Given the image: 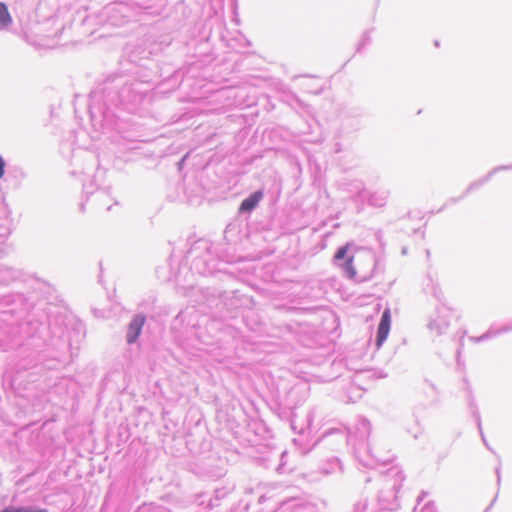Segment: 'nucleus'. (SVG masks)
Wrapping results in <instances>:
<instances>
[{"instance_id":"nucleus-29","label":"nucleus","mask_w":512,"mask_h":512,"mask_svg":"<svg viewBox=\"0 0 512 512\" xmlns=\"http://www.w3.org/2000/svg\"><path fill=\"white\" fill-rule=\"evenodd\" d=\"M464 197H466L465 193H463L461 196H459L458 198H450L445 204L444 206L438 210V212L442 211L445 207H447L448 205L450 204H455L457 203L458 201H460L461 199H463Z\"/></svg>"},{"instance_id":"nucleus-44","label":"nucleus","mask_w":512,"mask_h":512,"mask_svg":"<svg viewBox=\"0 0 512 512\" xmlns=\"http://www.w3.org/2000/svg\"><path fill=\"white\" fill-rule=\"evenodd\" d=\"M406 252H407L406 248H403L402 254H406Z\"/></svg>"},{"instance_id":"nucleus-10","label":"nucleus","mask_w":512,"mask_h":512,"mask_svg":"<svg viewBox=\"0 0 512 512\" xmlns=\"http://www.w3.org/2000/svg\"><path fill=\"white\" fill-rule=\"evenodd\" d=\"M391 328V311L386 308L381 315L380 322L377 327L375 345L379 349L386 341Z\"/></svg>"},{"instance_id":"nucleus-9","label":"nucleus","mask_w":512,"mask_h":512,"mask_svg":"<svg viewBox=\"0 0 512 512\" xmlns=\"http://www.w3.org/2000/svg\"><path fill=\"white\" fill-rule=\"evenodd\" d=\"M146 315L143 313L135 314L132 319L130 320L128 326H127V332H126V342L129 345L135 344L144 327V324L146 322Z\"/></svg>"},{"instance_id":"nucleus-30","label":"nucleus","mask_w":512,"mask_h":512,"mask_svg":"<svg viewBox=\"0 0 512 512\" xmlns=\"http://www.w3.org/2000/svg\"><path fill=\"white\" fill-rule=\"evenodd\" d=\"M225 330H227L231 334L233 339H237L238 337H240V331L238 329H236V328H232L230 326H226Z\"/></svg>"},{"instance_id":"nucleus-33","label":"nucleus","mask_w":512,"mask_h":512,"mask_svg":"<svg viewBox=\"0 0 512 512\" xmlns=\"http://www.w3.org/2000/svg\"><path fill=\"white\" fill-rule=\"evenodd\" d=\"M495 473H496V476H497V484L498 486L500 485V482H501V466L498 465L496 468H495Z\"/></svg>"},{"instance_id":"nucleus-2","label":"nucleus","mask_w":512,"mask_h":512,"mask_svg":"<svg viewBox=\"0 0 512 512\" xmlns=\"http://www.w3.org/2000/svg\"><path fill=\"white\" fill-rule=\"evenodd\" d=\"M185 261L190 263L189 269L182 264L175 268L172 265V257L169 259L170 275L168 280L193 287V283L188 280V274L201 276L219 274L231 277L232 274L227 272L225 266L237 262L238 257L221 244L214 245L206 239H199L187 251Z\"/></svg>"},{"instance_id":"nucleus-46","label":"nucleus","mask_w":512,"mask_h":512,"mask_svg":"<svg viewBox=\"0 0 512 512\" xmlns=\"http://www.w3.org/2000/svg\"><path fill=\"white\" fill-rule=\"evenodd\" d=\"M413 437H414L415 439H417L419 436H418V434H414V436H413Z\"/></svg>"},{"instance_id":"nucleus-34","label":"nucleus","mask_w":512,"mask_h":512,"mask_svg":"<svg viewBox=\"0 0 512 512\" xmlns=\"http://www.w3.org/2000/svg\"><path fill=\"white\" fill-rule=\"evenodd\" d=\"M425 383L428 386V388L436 395L437 394L436 386L432 382H430L428 380H426Z\"/></svg>"},{"instance_id":"nucleus-13","label":"nucleus","mask_w":512,"mask_h":512,"mask_svg":"<svg viewBox=\"0 0 512 512\" xmlns=\"http://www.w3.org/2000/svg\"><path fill=\"white\" fill-rule=\"evenodd\" d=\"M464 382H465L464 390H465V397H466L467 405L471 411L472 417L475 419L479 434L481 436V439L483 440V439H485V435H484V432L482 429L481 416H480L475 398L473 396L472 389L467 380H465Z\"/></svg>"},{"instance_id":"nucleus-25","label":"nucleus","mask_w":512,"mask_h":512,"mask_svg":"<svg viewBox=\"0 0 512 512\" xmlns=\"http://www.w3.org/2000/svg\"><path fill=\"white\" fill-rule=\"evenodd\" d=\"M327 465L329 467L321 468V471L324 474L332 473V472L336 471L337 469L341 470V462L337 457H332L331 459H329L327 462Z\"/></svg>"},{"instance_id":"nucleus-32","label":"nucleus","mask_w":512,"mask_h":512,"mask_svg":"<svg viewBox=\"0 0 512 512\" xmlns=\"http://www.w3.org/2000/svg\"><path fill=\"white\" fill-rule=\"evenodd\" d=\"M116 10V5L114 4H111V5H108L104 8V14L105 15H109L111 14L112 12H114Z\"/></svg>"},{"instance_id":"nucleus-3","label":"nucleus","mask_w":512,"mask_h":512,"mask_svg":"<svg viewBox=\"0 0 512 512\" xmlns=\"http://www.w3.org/2000/svg\"><path fill=\"white\" fill-rule=\"evenodd\" d=\"M35 331L22 344L20 353H27L19 366L28 370L38 368L54 370L62 363L66 350L72 346L70 339L61 335H50L49 327L44 323H30Z\"/></svg>"},{"instance_id":"nucleus-36","label":"nucleus","mask_w":512,"mask_h":512,"mask_svg":"<svg viewBox=\"0 0 512 512\" xmlns=\"http://www.w3.org/2000/svg\"><path fill=\"white\" fill-rule=\"evenodd\" d=\"M12 298H13V296H11V295H7V296L3 297L5 303H7V304H9V303H11L13 301Z\"/></svg>"},{"instance_id":"nucleus-26","label":"nucleus","mask_w":512,"mask_h":512,"mask_svg":"<svg viewBox=\"0 0 512 512\" xmlns=\"http://www.w3.org/2000/svg\"><path fill=\"white\" fill-rule=\"evenodd\" d=\"M225 496V492L223 489H216L214 499H211L209 502L210 508L218 505V502Z\"/></svg>"},{"instance_id":"nucleus-11","label":"nucleus","mask_w":512,"mask_h":512,"mask_svg":"<svg viewBox=\"0 0 512 512\" xmlns=\"http://www.w3.org/2000/svg\"><path fill=\"white\" fill-rule=\"evenodd\" d=\"M345 190L350 194V197L357 203L358 212L363 210L364 195L366 189L364 183L360 180H350L343 184Z\"/></svg>"},{"instance_id":"nucleus-7","label":"nucleus","mask_w":512,"mask_h":512,"mask_svg":"<svg viewBox=\"0 0 512 512\" xmlns=\"http://www.w3.org/2000/svg\"><path fill=\"white\" fill-rule=\"evenodd\" d=\"M353 243H346L337 248L334 256L333 263L335 266L342 269L345 276L349 279H354L356 277V270L353 265V255L349 253L350 248L353 247Z\"/></svg>"},{"instance_id":"nucleus-37","label":"nucleus","mask_w":512,"mask_h":512,"mask_svg":"<svg viewBox=\"0 0 512 512\" xmlns=\"http://www.w3.org/2000/svg\"><path fill=\"white\" fill-rule=\"evenodd\" d=\"M370 260H371V262L373 264V270H374L376 268V266H377V259L374 256H371Z\"/></svg>"},{"instance_id":"nucleus-23","label":"nucleus","mask_w":512,"mask_h":512,"mask_svg":"<svg viewBox=\"0 0 512 512\" xmlns=\"http://www.w3.org/2000/svg\"><path fill=\"white\" fill-rule=\"evenodd\" d=\"M11 23L12 18L7 5L4 2H0V26L3 29H7Z\"/></svg>"},{"instance_id":"nucleus-16","label":"nucleus","mask_w":512,"mask_h":512,"mask_svg":"<svg viewBox=\"0 0 512 512\" xmlns=\"http://www.w3.org/2000/svg\"><path fill=\"white\" fill-rule=\"evenodd\" d=\"M506 170H512V164L511 165H500V166L494 167L487 173V175L470 183L469 186L464 191L465 195L467 196L469 193L479 189L486 182H488L494 174H496L500 171H506Z\"/></svg>"},{"instance_id":"nucleus-21","label":"nucleus","mask_w":512,"mask_h":512,"mask_svg":"<svg viewBox=\"0 0 512 512\" xmlns=\"http://www.w3.org/2000/svg\"><path fill=\"white\" fill-rule=\"evenodd\" d=\"M386 475L392 476L394 478L392 488L393 490H395V492H398L404 480V475L402 471L399 470L397 467H391L390 469L387 470Z\"/></svg>"},{"instance_id":"nucleus-38","label":"nucleus","mask_w":512,"mask_h":512,"mask_svg":"<svg viewBox=\"0 0 512 512\" xmlns=\"http://www.w3.org/2000/svg\"><path fill=\"white\" fill-rule=\"evenodd\" d=\"M444 310H447V311L449 310L448 308H446V307H445V305H444V304L442 305V307H441V308H439V307L437 308V312H438L439 314L444 313Z\"/></svg>"},{"instance_id":"nucleus-41","label":"nucleus","mask_w":512,"mask_h":512,"mask_svg":"<svg viewBox=\"0 0 512 512\" xmlns=\"http://www.w3.org/2000/svg\"><path fill=\"white\" fill-rule=\"evenodd\" d=\"M371 277H372V275L365 276V277L361 278V279L359 280V282L367 281V280H369Z\"/></svg>"},{"instance_id":"nucleus-15","label":"nucleus","mask_w":512,"mask_h":512,"mask_svg":"<svg viewBox=\"0 0 512 512\" xmlns=\"http://www.w3.org/2000/svg\"><path fill=\"white\" fill-rule=\"evenodd\" d=\"M389 195V191L385 189H380L377 191L366 190L364 201L366 200L370 206L381 208L386 205Z\"/></svg>"},{"instance_id":"nucleus-24","label":"nucleus","mask_w":512,"mask_h":512,"mask_svg":"<svg viewBox=\"0 0 512 512\" xmlns=\"http://www.w3.org/2000/svg\"><path fill=\"white\" fill-rule=\"evenodd\" d=\"M374 29L371 28V29H368L366 31L363 32L362 36H361V39L359 41V43L357 44V47H356V53H362V51L371 44V32L373 31Z\"/></svg>"},{"instance_id":"nucleus-1","label":"nucleus","mask_w":512,"mask_h":512,"mask_svg":"<svg viewBox=\"0 0 512 512\" xmlns=\"http://www.w3.org/2000/svg\"><path fill=\"white\" fill-rule=\"evenodd\" d=\"M151 90L149 82L114 74L98 83L89 94L88 111L95 131H120L119 111L135 113Z\"/></svg>"},{"instance_id":"nucleus-17","label":"nucleus","mask_w":512,"mask_h":512,"mask_svg":"<svg viewBox=\"0 0 512 512\" xmlns=\"http://www.w3.org/2000/svg\"><path fill=\"white\" fill-rule=\"evenodd\" d=\"M245 326L252 332H260L263 323L258 313L251 308L242 317Z\"/></svg>"},{"instance_id":"nucleus-43","label":"nucleus","mask_w":512,"mask_h":512,"mask_svg":"<svg viewBox=\"0 0 512 512\" xmlns=\"http://www.w3.org/2000/svg\"><path fill=\"white\" fill-rule=\"evenodd\" d=\"M434 44H435V46H437V47H438V46H439V41H438V40H435Z\"/></svg>"},{"instance_id":"nucleus-20","label":"nucleus","mask_w":512,"mask_h":512,"mask_svg":"<svg viewBox=\"0 0 512 512\" xmlns=\"http://www.w3.org/2000/svg\"><path fill=\"white\" fill-rule=\"evenodd\" d=\"M449 325H450V323H449V320L447 319V316L443 315V316H439L437 319L431 321L428 324V327L430 330H435L437 335H442L447 331Z\"/></svg>"},{"instance_id":"nucleus-5","label":"nucleus","mask_w":512,"mask_h":512,"mask_svg":"<svg viewBox=\"0 0 512 512\" xmlns=\"http://www.w3.org/2000/svg\"><path fill=\"white\" fill-rule=\"evenodd\" d=\"M203 296L210 309L220 318H234L242 309L252 308L253 298L241 293L239 290L219 291L206 288Z\"/></svg>"},{"instance_id":"nucleus-35","label":"nucleus","mask_w":512,"mask_h":512,"mask_svg":"<svg viewBox=\"0 0 512 512\" xmlns=\"http://www.w3.org/2000/svg\"><path fill=\"white\" fill-rule=\"evenodd\" d=\"M497 496L498 494H496V496L494 497V499L492 500V502L490 503V505L485 509L484 512H489V510L492 508V506L494 505L496 499H497Z\"/></svg>"},{"instance_id":"nucleus-14","label":"nucleus","mask_w":512,"mask_h":512,"mask_svg":"<svg viewBox=\"0 0 512 512\" xmlns=\"http://www.w3.org/2000/svg\"><path fill=\"white\" fill-rule=\"evenodd\" d=\"M23 280L24 273L20 269L0 264V285L8 286L11 283Z\"/></svg>"},{"instance_id":"nucleus-22","label":"nucleus","mask_w":512,"mask_h":512,"mask_svg":"<svg viewBox=\"0 0 512 512\" xmlns=\"http://www.w3.org/2000/svg\"><path fill=\"white\" fill-rule=\"evenodd\" d=\"M0 512H48L45 508H39L34 505L29 506H7Z\"/></svg>"},{"instance_id":"nucleus-40","label":"nucleus","mask_w":512,"mask_h":512,"mask_svg":"<svg viewBox=\"0 0 512 512\" xmlns=\"http://www.w3.org/2000/svg\"><path fill=\"white\" fill-rule=\"evenodd\" d=\"M482 441H483V443H484L485 447H486L488 450H490V451H492V452H493V450L490 448V446H489V444H488V442H487L486 438H485V439H483Z\"/></svg>"},{"instance_id":"nucleus-18","label":"nucleus","mask_w":512,"mask_h":512,"mask_svg":"<svg viewBox=\"0 0 512 512\" xmlns=\"http://www.w3.org/2000/svg\"><path fill=\"white\" fill-rule=\"evenodd\" d=\"M512 331V322L508 324H504L500 327L496 325H492L484 334L479 337H472L471 339L477 343L488 340L492 337L498 336L502 333H507Z\"/></svg>"},{"instance_id":"nucleus-8","label":"nucleus","mask_w":512,"mask_h":512,"mask_svg":"<svg viewBox=\"0 0 512 512\" xmlns=\"http://www.w3.org/2000/svg\"><path fill=\"white\" fill-rule=\"evenodd\" d=\"M314 414V409L308 410L305 413L304 418L299 420L297 413L294 411L280 409L278 413L280 418L289 419L291 429L294 431V433L299 435H303L307 430L311 428L314 420Z\"/></svg>"},{"instance_id":"nucleus-12","label":"nucleus","mask_w":512,"mask_h":512,"mask_svg":"<svg viewBox=\"0 0 512 512\" xmlns=\"http://www.w3.org/2000/svg\"><path fill=\"white\" fill-rule=\"evenodd\" d=\"M263 197L264 191L262 189H258L249 194V196L241 201L238 207V214L244 215L252 213L258 207Z\"/></svg>"},{"instance_id":"nucleus-31","label":"nucleus","mask_w":512,"mask_h":512,"mask_svg":"<svg viewBox=\"0 0 512 512\" xmlns=\"http://www.w3.org/2000/svg\"><path fill=\"white\" fill-rule=\"evenodd\" d=\"M365 505L358 502L354 505L352 512H364Z\"/></svg>"},{"instance_id":"nucleus-39","label":"nucleus","mask_w":512,"mask_h":512,"mask_svg":"<svg viewBox=\"0 0 512 512\" xmlns=\"http://www.w3.org/2000/svg\"><path fill=\"white\" fill-rule=\"evenodd\" d=\"M186 157L187 156H184L179 162H178V167L179 169H181L182 165L184 164L185 160H186Z\"/></svg>"},{"instance_id":"nucleus-6","label":"nucleus","mask_w":512,"mask_h":512,"mask_svg":"<svg viewBox=\"0 0 512 512\" xmlns=\"http://www.w3.org/2000/svg\"><path fill=\"white\" fill-rule=\"evenodd\" d=\"M81 153L83 154V159L90 163V167H86L85 170L82 171L83 174H88L89 171L93 170L94 166L98 164V160L96 156L89 151H81ZM97 166L98 169L96 174L93 176V179L89 183H83V195L85 197V201H82L79 204V210L81 212L85 211V202L90 199H92V201L98 206H105L106 211L111 210L112 205L109 204L111 187L103 185L102 179L105 172L99 168V165Z\"/></svg>"},{"instance_id":"nucleus-42","label":"nucleus","mask_w":512,"mask_h":512,"mask_svg":"<svg viewBox=\"0 0 512 512\" xmlns=\"http://www.w3.org/2000/svg\"><path fill=\"white\" fill-rule=\"evenodd\" d=\"M370 481H371V477H367V478L365 479V482H367V483H368V482H370Z\"/></svg>"},{"instance_id":"nucleus-27","label":"nucleus","mask_w":512,"mask_h":512,"mask_svg":"<svg viewBox=\"0 0 512 512\" xmlns=\"http://www.w3.org/2000/svg\"><path fill=\"white\" fill-rule=\"evenodd\" d=\"M346 115H351L353 117H359L361 115V111L358 108H351L346 112L341 113V117L344 119Z\"/></svg>"},{"instance_id":"nucleus-45","label":"nucleus","mask_w":512,"mask_h":512,"mask_svg":"<svg viewBox=\"0 0 512 512\" xmlns=\"http://www.w3.org/2000/svg\"><path fill=\"white\" fill-rule=\"evenodd\" d=\"M228 230H229V226L225 229V234L228 233Z\"/></svg>"},{"instance_id":"nucleus-4","label":"nucleus","mask_w":512,"mask_h":512,"mask_svg":"<svg viewBox=\"0 0 512 512\" xmlns=\"http://www.w3.org/2000/svg\"><path fill=\"white\" fill-rule=\"evenodd\" d=\"M338 435L340 440L347 445L352 446L356 460L364 467L373 469L379 464H387L393 460V455L388 452L374 454L369 441L371 434V423L364 417L359 416L353 431H347L345 428H331L323 433V438L332 435Z\"/></svg>"},{"instance_id":"nucleus-28","label":"nucleus","mask_w":512,"mask_h":512,"mask_svg":"<svg viewBox=\"0 0 512 512\" xmlns=\"http://www.w3.org/2000/svg\"><path fill=\"white\" fill-rule=\"evenodd\" d=\"M421 512H437V507L433 501H430L427 504H425Z\"/></svg>"},{"instance_id":"nucleus-19","label":"nucleus","mask_w":512,"mask_h":512,"mask_svg":"<svg viewBox=\"0 0 512 512\" xmlns=\"http://www.w3.org/2000/svg\"><path fill=\"white\" fill-rule=\"evenodd\" d=\"M423 291L426 294L432 295L438 301H442L443 293L438 282L430 275L427 274L423 282Z\"/></svg>"}]
</instances>
